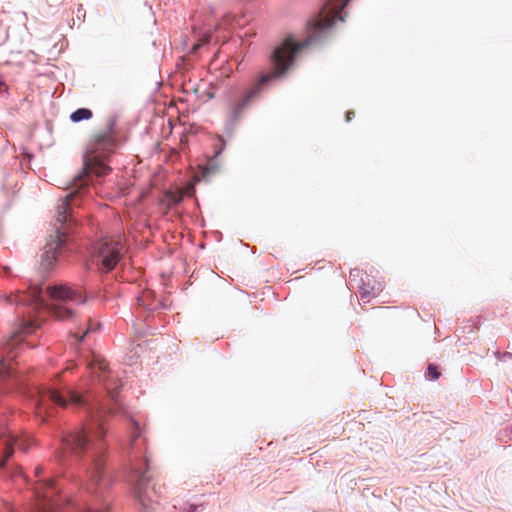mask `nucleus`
Returning a JSON list of instances; mask_svg holds the SVG:
<instances>
[{"label":"nucleus","mask_w":512,"mask_h":512,"mask_svg":"<svg viewBox=\"0 0 512 512\" xmlns=\"http://www.w3.org/2000/svg\"><path fill=\"white\" fill-rule=\"evenodd\" d=\"M13 445H17L19 448L25 450L22 446V440H18L7 431L0 433V467L4 465L6 459L12 456Z\"/></svg>","instance_id":"10"},{"label":"nucleus","mask_w":512,"mask_h":512,"mask_svg":"<svg viewBox=\"0 0 512 512\" xmlns=\"http://www.w3.org/2000/svg\"><path fill=\"white\" fill-rule=\"evenodd\" d=\"M354 116V112L353 111H348L346 113V120L347 121H350L352 119V117Z\"/></svg>","instance_id":"22"},{"label":"nucleus","mask_w":512,"mask_h":512,"mask_svg":"<svg viewBox=\"0 0 512 512\" xmlns=\"http://www.w3.org/2000/svg\"><path fill=\"white\" fill-rule=\"evenodd\" d=\"M130 462V481L132 483L134 496L142 506L141 512H153L155 510L153 503L155 502V498L159 496L160 491L156 485L150 486L149 484L151 479L147 475V471L149 469L148 459L145 455L142 459L143 465L146 469L142 468V463L136 454L134 457L131 456Z\"/></svg>","instance_id":"5"},{"label":"nucleus","mask_w":512,"mask_h":512,"mask_svg":"<svg viewBox=\"0 0 512 512\" xmlns=\"http://www.w3.org/2000/svg\"><path fill=\"white\" fill-rule=\"evenodd\" d=\"M30 404L36 410L41 421L46 420L49 408L52 405L75 409H84L88 416L87 423L67 433L62 439L61 457L67 455L86 456L84 465L87 476L92 483H98L103 477V456L106 446L103 441L105 429L103 427L104 412L98 404L94 403L88 395H83L71 388L63 391L54 388H35L29 392Z\"/></svg>","instance_id":"1"},{"label":"nucleus","mask_w":512,"mask_h":512,"mask_svg":"<svg viewBox=\"0 0 512 512\" xmlns=\"http://www.w3.org/2000/svg\"><path fill=\"white\" fill-rule=\"evenodd\" d=\"M216 159L217 158H214V156H212L209 160H208V163L205 167V172L206 173H213L215 171H217L219 169V164L216 162Z\"/></svg>","instance_id":"15"},{"label":"nucleus","mask_w":512,"mask_h":512,"mask_svg":"<svg viewBox=\"0 0 512 512\" xmlns=\"http://www.w3.org/2000/svg\"><path fill=\"white\" fill-rule=\"evenodd\" d=\"M93 255L101 269L110 271L123 255V245L119 240L105 238L94 245Z\"/></svg>","instance_id":"7"},{"label":"nucleus","mask_w":512,"mask_h":512,"mask_svg":"<svg viewBox=\"0 0 512 512\" xmlns=\"http://www.w3.org/2000/svg\"><path fill=\"white\" fill-rule=\"evenodd\" d=\"M42 471H43V468L41 466H37L34 471L35 476H39L42 473Z\"/></svg>","instance_id":"21"},{"label":"nucleus","mask_w":512,"mask_h":512,"mask_svg":"<svg viewBox=\"0 0 512 512\" xmlns=\"http://www.w3.org/2000/svg\"><path fill=\"white\" fill-rule=\"evenodd\" d=\"M231 20V17L229 15H225L222 19V21L215 26V30H219L222 26L227 25Z\"/></svg>","instance_id":"20"},{"label":"nucleus","mask_w":512,"mask_h":512,"mask_svg":"<svg viewBox=\"0 0 512 512\" xmlns=\"http://www.w3.org/2000/svg\"><path fill=\"white\" fill-rule=\"evenodd\" d=\"M350 0H328L322 7L318 16L308 23V35L305 40L295 42L292 36L287 37L281 45L276 47L271 55L270 62L273 71L262 74L258 82L238 102L233 104L228 113V120L235 123L241 116L248 103L261 91L266 83L283 76L293 64L297 53L310 45L321 44L330 34L331 28L337 21L343 22L345 16L343 9Z\"/></svg>","instance_id":"3"},{"label":"nucleus","mask_w":512,"mask_h":512,"mask_svg":"<svg viewBox=\"0 0 512 512\" xmlns=\"http://www.w3.org/2000/svg\"><path fill=\"white\" fill-rule=\"evenodd\" d=\"M87 489L91 492V493H96L94 490H92V488L89 486L87 487Z\"/></svg>","instance_id":"24"},{"label":"nucleus","mask_w":512,"mask_h":512,"mask_svg":"<svg viewBox=\"0 0 512 512\" xmlns=\"http://www.w3.org/2000/svg\"><path fill=\"white\" fill-rule=\"evenodd\" d=\"M92 370L93 375L97 376L99 382H102L106 390L109 392L112 399H116L118 395L120 384L112 385L111 380L106 376L109 373L107 370L108 364L106 360L99 354L93 353L92 360L88 364Z\"/></svg>","instance_id":"9"},{"label":"nucleus","mask_w":512,"mask_h":512,"mask_svg":"<svg viewBox=\"0 0 512 512\" xmlns=\"http://www.w3.org/2000/svg\"><path fill=\"white\" fill-rule=\"evenodd\" d=\"M381 291L380 285L378 287L370 286L369 283H363L360 286V297L362 300H367L371 295H375L376 292Z\"/></svg>","instance_id":"13"},{"label":"nucleus","mask_w":512,"mask_h":512,"mask_svg":"<svg viewBox=\"0 0 512 512\" xmlns=\"http://www.w3.org/2000/svg\"><path fill=\"white\" fill-rule=\"evenodd\" d=\"M211 39H212V33L210 31L203 33V35L201 36V38L199 40L201 43L195 44L193 46L192 50L195 52L199 48L200 45L209 43L211 41Z\"/></svg>","instance_id":"16"},{"label":"nucleus","mask_w":512,"mask_h":512,"mask_svg":"<svg viewBox=\"0 0 512 512\" xmlns=\"http://www.w3.org/2000/svg\"><path fill=\"white\" fill-rule=\"evenodd\" d=\"M40 325L41 323L38 320H22L19 328L8 338L3 347L6 356L0 358V382L6 378H13L15 376L14 368L6 361L16 356L14 349L21 342L20 336L33 333Z\"/></svg>","instance_id":"6"},{"label":"nucleus","mask_w":512,"mask_h":512,"mask_svg":"<svg viewBox=\"0 0 512 512\" xmlns=\"http://www.w3.org/2000/svg\"><path fill=\"white\" fill-rule=\"evenodd\" d=\"M427 376L431 380H437L440 377V373L435 365L430 364L427 368Z\"/></svg>","instance_id":"18"},{"label":"nucleus","mask_w":512,"mask_h":512,"mask_svg":"<svg viewBox=\"0 0 512 512\" xmlns=\"http://www.w3.org/2000/svg\"><path fill=\"white\" fill-rule=\"evenodd\" d=\"M36 504L33 512H56L54 497L59 493L58 487L52 479L37 483L34 488Z\"/></svg>","instance_id":"8"},{"label":"nucleus","mask_w":512,"mask_h":512,"mask_svg":"<svg viewBox=\"0 0 512 512\" xmlns=\"http://www.w3.org/2000/svg\"><path fill=\"white\" fill-rule=\"evenodd\" d=\"M503 357L511 359V358H512V354H511V353H509V352H505V353L503 354Z\"/></svg>","instance_id":"23"},{"label":"nucleus","mask_w":512,"mask_h":512,"mask_svg":"<svg viewBox=\"0 0 512 512\" xmlns=\"http://www.w3.org/2000/svg\"><path fill=\"white\" fill-rule=\"evenodd\" d=\"M115 140L112 133L106 131L94 135L88 144L83 171L78 174L70 186V191L61 199L55 214L54 232L44 246L41 264L44 269H52L68 250V234L76 223L73 215V202L78 195L88 189V180L92 175L102 177L110 172V167L104 163L106 157L113 151Z\"/></svg>","instance_id":"2"},{"label":"nucleus","mask_w":512,"mask_h":512,"mask_svg":"<svg viewBox=\"0 0 512 512\" xmlns=\"http://www.w3.org/2000/svg\"><path fill=\"white\" fill-rule=\"evenodd\" d=\"M92 331H94V328L92 326L91 321H89L88 327H86V328L81 327V328H79L78 331L72 332L71 335L76 339L77 342H80L85 335H87L88 333H90Z\"/></svg>","instance_id":"14"},{"label":"nucleus","mask_w":512,"mask_h":512,"mask_svg":"<svg viewBox=\"0 0 512 512\" xmlns=\"http://www.w3.org/2000/svg\"><path fill=\"white\" fill-rule=\"evenodd\" d=\"M108 509V505L103 503L101 505H90L86 508L85 512H106Z\"/></svg>","instance_id":"19"},{"label":"nucleus","mask_w":512,"mask_h":512,"mask_svg":"<svg viewBox=\"0 0 512 512\" xmlns=\"http://www.w3.org/2000/svg\"><path fill=\"white\" fill-rule=\"evenodd\" d=\"M355 272H358V271H357V270L351 271V272H350V275H351V276H354V275H355V274H354Z\"/></svg>","instance_id":"25"},{"label":"nucleus","mask_w":512,"mask_h":512,"mask_svg":"<svg viewBox=\"0 0 512 512\" xmlns=\"http://www.w3.org/2000/svg\"><path fill=\"white\" fill-rule=\"evenodd\" d=\"M217 140H218L219 146L217 148H215V151L213 154L214 158H218L222 154V152L225 150V147H226V143H225V140L223 139V137L218 136Z\"/></svg>","instance_id":"17"},{"label":"nucleus","mask_w":512,"mask_h":512,"mask_svg":"<svg viewBox=\"0 0 512 512\" xmlns=\"http://www.w3.org/2000/svg\"><path fill=\"white\" fill-rule=\"evenodd\" d=\"M43 293L42 286H32L28 292L4 294L0 299L16 305H33L35 310L48 308L52 316L60 321L72 319L75 315V306L86 301L80 290L67 284H56L46 288V293L52 301L50 305L45 302Z\"/></svg>","instance_id":"4"},{"label":"nucleus","mask_w":512,"mask_h":512,"mask_svg":"<svg viewBox=\"0 0 512 512\" xmlns=\"http://www.w3.org/2000/svg\"><path fill=\"white\" fill-rule=\"evenodd\" d=\"M92 111L88 108H79L71 113L70 120L74 123L82 120H89L92 117Z\"/></svg>","instance_id":"12"},{"label":"nucleus","mask_w":512,"mask_h":512,"mask_svg":"<svg viewBox=\"0 0 512 512\" xmlns=\"http://www.w3.org/2000/svg\"><path fill=\"white\" fill-rule=\"evenodd\" d=\"M131 440H130V448L135 451L141 452V448L139 447L137 441L141 437V430L139 423L135 420H131Z\"/></svg>","instance_id":"11"}]
</instances>
